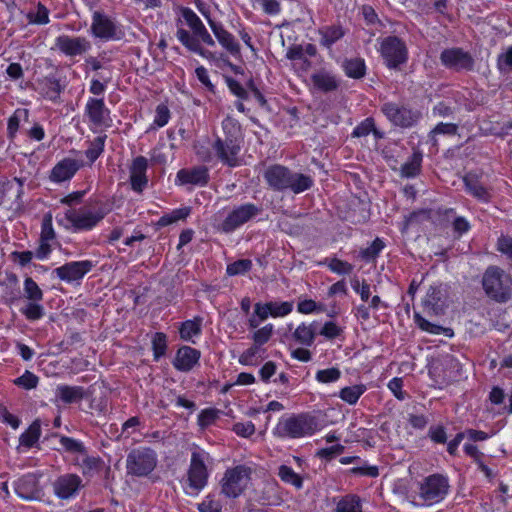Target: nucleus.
I'll return each mask as SVG.
<instances>
[{
    "mask_svg": "<svg viewBox=\"0 0 512 512\" xmlns=\"http://www.w3.org/2000/svg\"><path fill=\"white\" fill-rule=\"evenodd\" d=\"M20 313L28 321H37L44 317L45 309L41 301H28L27 304L20 309Z\"/></svg>",
    "mask_w": 512,
    "mask_h": 512,
    "instance_id": "nucleus-41",
    "label": "nucleus"
},
{
    "mask_svg": "<svg viewBox=\"0 0 512 512\" xmlns=\"http://www.w3.org/2000/svg\"><path fill=\"white\" fill-rule=\"evenodd\" d=\"M384 248V243L379 238H376L367 248L360 251V256L365 261L374 260L381 250Z\"/></svg>",
    "mask_w": 512,
    "mask_h": 512,
    "instance_id": "nucleus-51",
    "label": "nucleus"
},
{
    "mask_svg": "<svg viewBox=\"0 0 512 512\" xmlns=\"http://www.w3.org/2000/svg\"><path fill=\"white\" fill-rule=\"evenodd\" d=\"M91 33L95 38L104 41H117L125 37L122 25L100 11L92 14Z\"/></svg>",
    "mask_w": 512,
    "mask_h": 512,
    "instance_id": "nucleus-8",
    "label": "nucleus"
},
{
    "mask_svg": "<svg viewBox=\"0 0 512 512\" xmlns=\"http://www.w3.org/2000/svg\"><path fill=\"white\" fill-rule=\"evenodd\" d=\"M335 512H362L360 499L355 495L345 496L337 503Z\"/></svg>",
    "mask_w": 512,
    "mask_h": 512,
    "instance_id": "nucleus-44",
    "label": "nucleus"
},
{
    "mask_svg": "<svg viewBox=\"0 0 512 512\" xmlns=\"http://www.w3.org/2000/svg\"><path fill=\"white\" fill-rule=\"evenodd\" d=\"M463 181L465 183V187L467 191L481 201H488L490 199L489 190L482 185L479 181L478 177L473 174H467Z\"/></svg>",
    "mask_w": 512,
    "mask_h": 512,
    "instance_id": "nucleus-33",
    "label": "nucleus"
},
{
    "mask_svg": "<svg viewBox=\"0 0 512 512\" xmlns=\"http://www.w3.org/2000/svg\"><path fill=\"white\" fill-rule=\"evenodd\" d=\"M94 267L92 260L70 261L54 269L53 273L66 283L82 280Z\"/></svg>",
    "mask_w": 512,
    "mask_h": 512,
    "instance_id": "nucleus-15",
    "label": "nucleus"
},
{
    "mask_svg": "<svg viewBox=\"0 0 512 512\" xmlns=\"http://www.w3.org/2000/svg\"><path fill=\"white\" fill-rule=\"evenodd\" d=\"M189 214H190V208H188V207L176 209V210H173L169 214L163 215L159 220V224L161 226H166V225L175 223L179 220L185 219Z\"/></svg>",
    "mask_w": 512,
    "mask_h": 512,
    "instance_id": "nucleus-50",
    "label": "nucleus"
},
{
    "mask_svg": "<svg viewBox=\"0 0 512 512\" xmlns=\"http://www.w3.org/2000/svg\"><path fill=\"white\" fill-rule=\"evenodd\" d=\"M422 155L415 152L409 160L401 167V174L404 177H414L418 174L421 167Z\"/></svg>",
    "mask_w": 512,
    "mask_h": 512,
    "instance_id": "nucleus-43",
    "label": "nucleus"
},
{
    "mask_svg": "<svg viewBox=\"0 0 512 512\" xmlns=\"http://www.w3.org/2000/svg\"><path fill=\"white\" fill-rule=\"evenodd\" d=\"M316 428L315 417L301 413L281 419L273 433L280 438H301L313 434Z\"/></svg>",
    "mask_w": 512,
    "mask_h": 512,
    "instance_id": "nucleus-4",
    "label": "nucleus"
},
{
    "mask_svg": "<svg viewBox=\"0 0 512 512\" xmlns=\"http://www.w3.org/2000/svg\"><path fill=\"white\" fill-rule=\"evenodd\" d=\"M36 8H37L36 12L29 11L26 14L28 23L34 24V25L48 24L50 22V18H49L50 12H49L48 8L41 2L37 3Z\"/></svg>",
    "mask_w": 512,
    "mask_h": 512,
    "instance_id": "nucleus-42",
    "label": "nucleus"
},
{
    "mask_svg": "<svg viewBox=\"0 0 512 512\" xmlns=\"http://www.w3.org/2000/svg\"><path fill=\"white\" fill-rule=\"evenodd\" d=\"M486 294L497 302H507L511 297L512 279L496 266L489 267L482 280Z\"/></svg>",
    "mask_w": 512,
    "mask_h": 512,
    "instance_id": "nucleus-5",
    "label": "nucleus"
},
{
    "mask_svg": "<svg viewBox=\"0 0 512 512\" xmlns=\"http://www.w3.org/2000/svg\"><path fill=\"white\" fill-rule=\"evenodd\" d=\"M445 292L441 286H431L423 300L426 311L430 314L440 315L443 312Z\"/></svg>",
    "mask_w": 512,
    "mask_h": 512,
    "instance_id": "nucleus-25",
    "label": "nucleus"
},
{
    "mask_svg": "<svg viewBox=\"0 0 512 512\" xmlns=\"http://www.w3.org/2000/svg\"><path fill=\"white\" fill-rule=\"evenodd\" d=\"M278 476L283 482L289 483L298 489L302 487V478L297 473H295L292 468L286 465H281L279 467Z\"/></svg>",
    "mask_w": 512,
    "mask_h": 512,
    "instance_id": "nucleus-48",
    "label": "nucleus"
},
{
    "mask_svg": "<svg viewBox=\"0 0 512 512\" xmlns=\"http://www.w3.org/2000/svg\"><path fill=\"white\" fill-rule=\"evenodd\" d=\"M62 449L69 453L85 454L86 448L82 441L62 435L59 439Z\"/></svg>",
    "mask_w": 512,
    "mask_h": 512,
    "instance_id": "nucleus-46",
    "label": "nucleus"
},
{
    "mask_svg": "<svg viewBox=\"0 0 512 512\" xmlns=\"http://www.w3.org/2000/svg\"><path fill=\"white\" fill-rule=\"evenodd\" d=\"M343 68L348 77L355 79L362 78L366 71L365 62L361 58L346 59Z\"/></svg>",
    "mask_w": 512,
    "mask_h": 512,
    "instance_id": "nucleus-38",
    "label": "nucleus"
},
{
    "mask_svg": "<svg viewBox=\"0 0 512 512\" xmlns=\"http://www.w3.org/2000/svg\"><path fill=\"white\" fill-rule=\"evenodd\" d=\"M365 387L362 385H354L349 387H344L340 391V398L347 402L348 404L352 405L355 404L360 396L364 393Z\"/></svg>",
    "mask_w": 512,
    "mask_h": 512,
    "instance_id": "nucleus-47",
    "label": "nucleus"
},
{
    "mask_svg": "<svg viewBox=\"0 0 512 512\" xmlns=\"http://www.w3.org/2000/svg\"><path fill=\"white\" fill-rule=\"evenodd\" d=\"M273 333V325L267 324L253 333V341L257 346H261L269 341Z\"/></svg>",
    "mask_w": 512,
    "mask_h": 512,
    "instance_id": "nucleus-57",
    "label": "nucleus"
},
{
    "mask_svg": "<svg viewBox=\"0 0 512 512\" xmlns=\"http://www.w3.org/2000/svg\"><path fill=\"white\" fill-rule=\"evenodd\" d=\"M23 295L28 301H42L44 297L42 289L30 276L24 278Z\"/></svg>",
    "mask_w": 512,
    "mask_h": 512,
    "instance_id": "nucleus-40",
    "label": "nucleus"
},
{
    "mask_svg": "<svg viewBox=\"0 0 512 512\" xmlns=\"http://www.w3.org/2000/svg\"><path fill=\"white\" fill-rule=\"evenodd\" d=\"M25 178L14 177L0 183V205L3 204L7 194L15 190V201H21L24 194Z\"/></svg>",
    "mask_w": 512,
    "mask_h": 512,
    "instance_id": "nucleus-31",
    "label": "nucleus"
},
{
    "mask_svg": "<svg viewBox=\"0 0 512 512\" xmlns=\"http://www.w3.org/2000/svg\"><path fill=\"white\" fill-rule=\"evenodd\" d=\"M449 490L448 479L440 474H433L419 484L418 497L421 505H433L442 501Z\"/></svg>",
    "mask_w": 512,
    "mask_h": 512,
    "instance_id": "nucleus-7",
    "label": "nucleus"
},
{
    "mask_svg": "<svg viewBox=\"0 0 512 512\" xmlns=\"http://www.w3.org/2000/svg\"><path fill=\"white\" fill-rule=\"evenodd\" d=\"M110 111L106 107L103 98L90 97L84 108L85 122L89 129L97 133L102 132L103 128L108 127Z\"/></svg>",
    "mask_w": 512,
    "mask_h": 512,
    "instance_id": "nucleus-10",
    "label": "nucleus"
},
{
    "mask_svg": "<svg viewBox=\"0 0 512 512\" xmlns=\"http://www.w3.org/2000/svg\"><path fill=\"white\" fill-rule=\"evenodd\" d=\"M63 89L60 79L55 74H48L37 80L38 93L53 103L59 102Z\"/></svg>",
    "mask_w": 512,
    "mask_h": 512,
    "instance_id": "nucleus-20",
    "label": "nucleus"
},
{
    "mask_svg": "<svg viewBox=\"0 0 512 512\" xmlns=\"http://www.w3.org/2000/svg\"><path fill=\"white\" fill-rule=\"evenodd\" d=\"M177 39L190 51L201 55L204 58H213L212 52L201 47L198 39L192 36L189 31L179 28L176 33Z\"/></svg>",
    "mask_w": 512,
    "mask_h": 512,
    "instance_id": "nucleus-30",
    "label": "nucleus"
},
{
    "mask_svg": "<svg viewBox=\"0 0 512 512\" xmlns=\"http://www.w3.org/2000/svg\"><path fill=\"white\" fill-rule=\"evenodd\" d=\"M30 111L27 108H16L7 119L6 136L10 142L17 138L21 122H28Z\"/></svg>",
    "mask_w": 512,
    "mask_h": 512,
    "instance_id": "nucleus-28",
    "label": "nucleus"
},
{
    "mask_svg": "<svg viewBox=\"0 0 512 512\" xmlns=\"http://www.w3.org/2000/svg\"><path fill=\"white\" fill-rule=\"evenodd\" d=\"M292 337L300 345L311 346L316 337V323L300 324L293 332Z\"/></svg>",
    "mask_w": 512,
    "mask_h": 512,
    "instance_id": "nucleus-34",
    "label": "nucleus"
},
{
    "mask_svg": "<svg viewBox=\"0 0 512 512\" xmlns=\"http://www.w3.org/2000/svg\"><path fill=\"white\" fill-rule=\"evenodd\" d=\"M415 323L418 325V327L426 331L430 334L439 335L444 334L445 336L451 337L453 335V332L450 328H444L442 326L433 324L426 320L424 317H422L420 314L415 313L414 315Z\"/></svg>",
    "mask_w": 512,
    "mask_h": 512,
    "instance_id": "nucleus-39",
    "label": "nucleus"
},
{
    "mask_svg": "<svg viewBox=\"0 0 512 512\" xmlns=\"http://www.w3.org/2000/svg\"><path fill=\"white\" fill-rule=\"evenodd\" d=\"M81 472L85 478H93L98 475L104 468V461L99 456H90L85 453L81 462L78 463Z\"/></svg>",
    "mask_w": 512,
    "mask_h": 512,
    "instance_id": "nucleus-32",
    "label": "nucleus"
},
{
    "mask_svg": "<svg viewBox=\"0 0 512 512\" xmlns=\"http://www.w3.org/2000/svg\"><path fill=\"white\" fill-rule=\"evenodd\" d=\"M252 267V262L249 259H240L227 266V274L229 276L240 275L248 272Z\"/></svg>",
    "mask_w": 512,
    "mask_h": 512,
    "instance_id": "nucleus-54",
    "label": "nucleus"
},
{
    "mask_svg": "<svg viewBox=\"0 0 512 512\" xmlns=\"http://www.w3.org/2000/svg\"><path fill=\"white\" fill-rule=\"evenodd\" d=\"M80 166L75 159L64 158L51 170L49 179L54 183H62L74 177Z\"/></svg>",
    "mask_w": 512,
    "mask_h": 512,
    "instance_id": "nucleus-22",
    "label": "nucleus"
},
{
    "mask_svg": "<svg viewBox=\"0 0 512 512\" xmlns=\"http://www.w3.org/2000/svg\"><path fill=\"white\" fill-rule=\"evenodd\" d=\"M201 321L199 319L188 320L182 323L180 328V336L182 339L188 341L193 336L200 334L201 332Z\"/></svg>",
    "mask_w": 512,
    "mask_h": 512,
    "instance_id": "nucleus-49",
    "label": "nucleus"
},
{
    "mask_svg": "<svg viewBox=\"0 0 512 512\" xmlns=\"http://www.w3.org/2000/svg\"><path fill=\"white\" fill-rule=\"evenodd\" d=\"M148 168V160L139 156L133 160L130 166V188L138 193H141L148 184L146 171Z\"/></svg>",
    "mask_w": 512,
    "mask_h": 512,
    "instance_id": "nucleus-21",
    "label": "nucleus"
},
{
    "mask_svg": "<svg viewBox=\"0 0 512 512\" xmlns=\"http://www.w3.org/2000/svg\"><path fill=\"white\" fill-rule=\"evenodd\" d=\"M250 480V469L236 466L228 469L222 479V493L227 497H238L247 487Z\"/></svg>",
    "mask_w": 512,
    "mask_h": 512,
    "instance_id": "nucleus-12",
    "label": "nucleus"
},
{
    "mask_svg": "<svg viewBox=\"0 0 512 512\" xmlns=\"http://www.w3.org/2000/svg\"><path fill=\"white\" fill-rule=\"evenodd\" d=\"M84 487L82 478L76 473L61 474L52 482L53 494L61 501L77 498Z\"/></svg>",
    "mask_w": 512,
    "mask_h": 512,
    "instance_id": "nucleus-11",
    "label": "nucleus"
},
{
    "mask_svg": "<svg viewBox=\"0 0 512 512\" xmlns=\"http://www.w3.org/2000/svg\"><path fill=\"white\" fill-rule=\"evenodd\" d=\"M55 397L57 401H60L64 404H72L82 400L85 397V390L82 386L59 384L55 389Z\"/></svg>",
    "mask_w": 512,
    "mask_h": 512,
    "instance_id": "nucleus-27",
    "label": "nucleus"
},
{
    "mask_svg": "<svg viewBox=\"0 0 512 512\" xmlns=\"http://www.w3.org/2000/svg\"><path fill=\"white\" fill-rule=\"evenodd\" d=\"M223 130L226 133L225 137H218L213 144V149L223 164L235 167L239 165L240 143L237 139V134L240 128L233 119L228 117L223 121Z\"/></svg>",
    "mask_w": 512,
    "mask_h": 512,
    "instance_id": "nucleus-3",
    "label": "nucleus"
},
{
    "mask_svg": "<svg viewBox=\"0 0 512 512\" xmlns=\"http://www.w3.org/2000/svg\"><path fill=\"white\" fill-rule=\"evenodd\" d=\"M458 130V125L453 123H439L435 126V128L430 132L429 137L433 144L436 145L437 140L435 138L438 134L443 135H455Z\"/></svg>",
    "mask_w": 512,
    "mask_h": 512,
    "instance_id": "nucleus-53",
    "label": "nucleus"
},
{
    "mask_svg": "<svg viewBox=\"0 0 512 512\" xmlns=\"http://www.w3.org/2000/svg\"><path fill=\"white\" fill-rule=\"evenodd\" d=\"M209 26L217 38L218 42L232 55L240 53V45L235 37L228 32L220 23L208 19Z\"/></svg>",
    "mask_w": 512,
    "mask_h": 512,
    "instance_id": "nucleus-24",
    "label": "nucleus"
},
{
    "mask_svg": "<svg viewBox=\"0 0 512 512\" xmlns=\"http://www.w3.org/2000/svg\"><path fill=\"white\" fill-rule=\"evenodd\" d=\"M208 178V169L203 166L181 169L177 173V179L181 184L205 185Z\"/></svg>",
    "mask_w": 512,
    "mask_h": 512,
    "instance_id": "nucleus-26",
    "label": "nucleus"
},
{
    "mask_svg": "<svg viewBox=\"0 0 512 512\" xmlns=\"http://www.w3.org/2000/svg\"><path fill=\"white\" fill-rule=\"evenodd\" d=\"M52 251H53V249L50 244V241H44V240L39 239V245L33 253H34V257L37 260L44 261V260L49 259Z\"/></svg>",
    "mask_w": 512,
    "mask_h": 512,
    "instance_id": "nucleus-63",
    "label": "nucleus"
},
{
    "mask_svg": "<svg viewBox=\"0 0 512 512\" xmlns=\"http://www.w3.org/2000/svg\"><path fill=\"white\" fill-rule=\"evenodd\" d=\"M170 119V110L165 104H159L155 110L154 125L157 127L165 126Z\"/></svg>",
    "mask_w": 512,
    "mask_h": 512,
    "instance_id": "nucleus-59",
    "label": "nucleus"
},
{
    "mask_svg": "<svg viewBox=\"0 0 512 512\" xmlns=\"http://www.w3.org/2000/svg\"><path fill=\"white\" fill-rule=\"evenodd\" d=\"M157 464L156 453L150 448L133 450L130 455V474L145 476L154 470Z\"/></svg>",
    "mask_w": 512,
    "mask_h": 512,
    "instance_id": "nucleus-17",
    "label": "nucleus"
},
{
    "mask_svg": "<svg viewBox=\"0 0 512 512\" xmlns=\"http://www.w3.org/2000/svg\"><path fill=\"white\" fill-rule=\"evenodd\" d=\"M260 208L247 203L233 209L221 224V230L230 233L244 225L260 213Z\"/></svg>",
    "mask_w": 512,
    "mask_h": 512,
    "instance_id": "nucleus-14",
    "label": "nucleus"
},
{
    "mask_svg": "<svg viewBox=\"0 0 512 512\" xmlns=\"http://www.w3.org/2000/svg\"><path fill=\"white\" fill-rule=\"evenodd\" d=\"M41 437V422L34 420L29 427L20 435L19 442L26 448L34 447Z\"/></svg>",
    "mask_w": 512,
    "mask_h": 512,
    "instance_id": "nucleus-35",
    "label": "nucleus"
},
{
    "mask_svg": "<svg viewBox=\"0 0 512 512\" xmlns=\"http://www.w3.org/2000/svg\"><path fill=\"white\" fill-rule=\"evenodd\" d=\"M319 34L321 36V45L330 48L335 42L345 35V31L339 25H331L321 28L319 30Z\"/></svg>",
    "mask_w": 512,
    "mask_h": 512,
    "instance_id": "nucleus-37",
    "label": "nucleus"
},
{
    "mask_svg": "<svg viewBox=\"0 0 512 512\" xmlns=\"http://www.w3.org/2000/svg\"><path fill=\"white\" fill-rule=\"evenodd\" d=\"M199 358L200 352L198 350L183 346L178 349L173 365L179 371L188 372L198 364Z\"/></svg>",
    "mask_w": 512,
    "mask_h": 512,
    "instance_id": "nucleus-23",
    "label": "nucleus"
},
{
    "mask_svg": "<svg viewBox=\"0 0 512 512\" xmlns=\"http://www.w3.org/2000/svg\"><path fill=\"white\" fill-rule=\"evenodd\" d=\"M111 206L106 202H97L94 211L81 208H69L64 212L63 218L56 217L59 225L64 221L70 224L73 232H86L93 230L99 222L110 212Z\"/></svg>",
    "mask_w": 512,
    "mask_h": 512,
    "instance_id": "nucleus-2",
    "label": "nucleus"
},
{
    "mask_svg": "<svg viewBox=\"0 0 512 512\" xmlns=\"http://www.w3.org/2000/svg\"><path fill=\"white\" fill-rule=\"evenodd\" d=\"M209 459V453L198 447L194 448L191 453L187 481L189 488L195 493H199L207 485L209 473L206 462Z\"/></svg>",
    "mask_w": 512,
    "mask_h": 512,
    "instance_id": "nucleus-6",
    "label": "nucleus"
},
{
    "mask_svg": "<svg viewBox=\"0 0 512 512\" xmlns=\"http://www.w3.org/2000/svg\"><path fill=\"white\" fill-rule=\"evenodd\" d=\"M56 238V233L53 228L52 216L50 213L46 214L41 223L40 240L52 241Z\"/></svg>",
    "mask_w": 512,
    "mask_h": 512,
    "instance_id": "nucleus-52",
    "label": "nucleus"
},
{
    "mask_svg": "<svg viewBox=\"0 0 512 512\" xmlns=\"http://www.w3.org/2000/svg\"><path fill=\"white\" fill-rule=\"evenodd\" d=\"M341 372L338 368H328L319 370L316 374V379L322 383L335 382L340 378Z\"/></svg>",
    "mask_w": 512,
    "mask_h": 512,
    "instance_id": "nucleus-60",
    "label": "nucleus"
},
{
    "mask_svg": "<svg viewBox=\"0 0 512 512\" xmlns=\"http://www.w3.org/2000/svg\"><path fill=\"white\" fill-rule=\"evenodd\" d=\"M380 52L390 69H396L407 61V47L396 36H388L381 41Z\"/></svg>",
    "mask_w": 512,
    "mask_h": 512,
    "instance_id": "nucleus-13",
    "label": "nucleus"
},
{
    "mask_svg": "<svg viewBox=\"0 0 512 512\" xmlns=\"http://www.w3.org/2000/svg\"><path fill=\"white\" fill-rule=\"evenodd\" d=\"M264 178L269 187L275 191L290 189L298 194L308 190L313 185L310 176L293 173L287 167L278 164L268 167L264 172Z\"/></svg>",
    "mask_w": 512,
    "mask_h": 512,
    "instance_id": "nucleus-1",
    "label": "nucleus"
},
{
    "mask_svg": "<svg viewBox=\"0 0 512 512\" xmlns=\"http://www.w3.org/2000/svg\"><path fill=\"white\" fill-rule=\"evenodd\" d=\"M52 49L58 50L67 57H76L88 52L91 49V43L85 37L62 34L55 38Z\"/></svg>",
    "mask_w": 512,
    "mask_h": 512,
    "instance_id": "nucleus-16",
    "label": "nucleus"
},
{
    "mask_svg": "<svg viewBox=\"0 0 512 512\" xmlns=\"http://www.w3.org/2000/svg\"><path fill=\"white\" fill-rule=\"evenodd\" d=\"M39 377L29 370L13 380V384L25 390H32L38 386Z\"/></svg>",
    "mask_w": 512,
    "mask_h": 512,
    "instance_id": "nucleus-45",
    "label": "nucleus"
},
{
    "mask_svg": "<svg viewBox=\"0 0 512 512\" xmlns=\"http://www.w3.org/2000/svg\"><path fill=\"white\" fill-rule=\"evenodd\" d=\"M381 111L393 125L402 128L412 127L422 116L419 110L395 102L384 103L381 106Z\"/></svg>",
    "mask_w": 512,
    "mask_h": 512,
    "instance_id": "nucleus-9",
    "label": "nucleus"
},
{
    "mask_svg": "<svg viewBox=\"0 0 512 512\" xmlns=\"http://www.w3.org/2000/svg\"><path fill=\"white\" fill-rule=\"evenodd\" d=\"M151 342L154 357L155 359H159L165 354L167 348L166 336L163 333H155Z\"/></svg>",
    "mask_w": 512,
    "mask_h": 512,
    "instance_id": "nucleus-55",
    "label": "nucleus"
},
{
    "mask_svg": "<svg viewBox=\"0 0 512 512\" xmlns=\"http://www.w3.org/2000/svg\"><path fill=\"white\" fill-rule=\"evenodd\" d=\"M198 509L200 512H220L221 505L209 495L199 504Z\"/></svg>",
    "mask_w": 512,
    "mask_h": 512,
    "instance_id": "nucleus-64",
    "label": "nucleus"
},
{
    "mask_svg": "<svg viewBox=\"0 0 512 512\" xmlns=\"http://www.w3.org/2000/svg\"><path fill=\"white\" fill-rule=\"evenodd\" d=\"M328 267L331 271L340 275L350 274L353 270V265L337 258L331 259L328 262Z\"/></svg>",
    "mask_w": 512,
    "mask_h": 512,
    "instance_id": "nucleus-58",
    "label": "nucleus"
},
{
    "mask_svg": "<svg viewBox=\"0 0 512 512\" xmlns=\"http://www.w3.org/2000/svg\"><path fill=\"white\" fill-rule=\"evenodd\" d=\"M34 257L33 251H13L10 254V259L21 267L27 266Z\"/></svg>",
    "mask_w": 512,
    "mask_h": 512,
    "instance_id": "nucleus-61",
    "label": "nucleus"
},
{
    "mask_svg": "<svg viewBox=\"0 0 512 512\" xmlns=\"http://www.w3.org/2000/svg\"><path fill=\"white\" fill-rule=\"evenodd\" d=\"M182 16L193 32L204 25L196 13L189 8L182 9Z\"/></svg>",
    "mask_w": 512,
    "mask_h": 512,
    "instance_id": "nucleus-62",
    "label": "nucleus"
},
{
    "mask_svg": "<svg viewBox=\"0 0 512 512\" xmlns=\"http://www.w3.org/2000/svg\"><path fill=\"white\" fill-rule=\"evenodd\" d=\"M311 80L315 88L325 93L334 91L339 86V82L335 75L326 70H320L313 73Z\"/></svg>",
    "mask_w": 512,
    "mask_h": 512,
    "instance_id": "nucleus-29",
    "label": "nucleus"
},
{
    "mask_svg": "<svg viewBox=\"0 0 512 512\" xmlns=\"http://www.w3.org/2000/svg\"><path fill=\"white\" fill-rule=\"evenodd\" d=\"M440 61L445 67L456 71L471 70L474 65L472 56L461 48L443 50L440 55Z\"/></svg>",
    "mask_w": 512,
    "mask_h": 512,
    "instance_id": "nucleus-18",
    "label": "nucleus"
},
{
    "mask_svg": "<svg viewBox=\"0 0 512 512\" xmlns=\"http://www.w3.org/2000/svg\"><path fill=\"white\" fill-rule=\"evenodd\" d=\"M106 139L107 135L101 133L93 140L88 141V147L85 150V156L89 165H92L103 154Z\"/></svg>",
    "mask_w": 512,
    "mask_h": 512,
    "instance_id": "nucleus-36",
    "label": "nucleus"
},
{
    "mask_svg": "<svg viewBox=\"0 0 512 512\" xmlns=\"http://www.w3.org/2000/svg\"><path fill=\"white\" fill-rule=\"evenodd\" d=\"M13 489L15 494L25 501L37 500L41 494L39 482L31 473L24 474L16 479L13 482Z\"/></svg>",
    "mask_w": 512,
    "mask_h": 512,
    "instance_id": "nucleus-19",
    "label": "nucleus"
},
{
    "mask_svg": "<svg viewBox=\"0 0 512 512\" xmlns=\"http://www.w3.org/2000/svg\"><path fill=\"white\" fill-rule=\"evenodd\" d=\"M268 306L270 308V314L273 317L286 316L293 308V304L291 302H268Z\"/></svg>",
    "mask_w": 512,
    "mask_h": 512,
    "instance_id": "nucleus-56",
    "label": "nucleus"
}]
</instances>
